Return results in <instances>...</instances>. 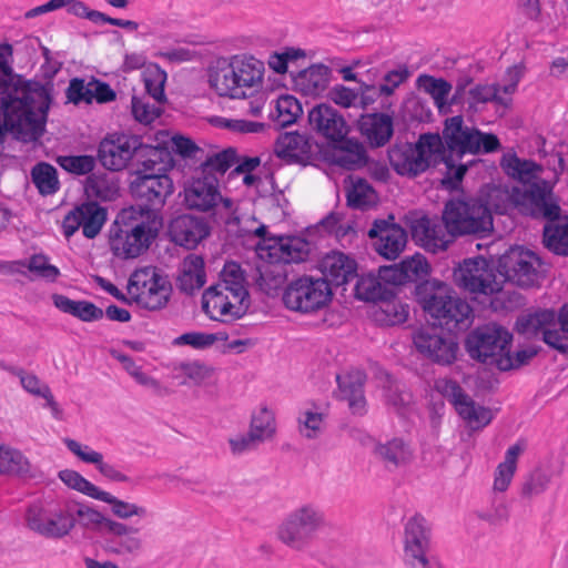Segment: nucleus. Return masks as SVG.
<instances>
[{
  "label": "nucleus",
  "instance_id": "f257e3e1",
  "mask_svg": "<svg viewBox=\"0 0 568 568\" xmlns=\"http://www.w3.org/2000/svg\"><path fill=\"white\" fill-rule=\"evenodd\" d=\"M500 146L497 135L466 126L463 116L455 115L445 120L442 135L423 133L416 143H395L387 153L389 163L397 174L416 178L439 163L452 169L453 152L463 158L467 153H491Z\"/></svg>",
  "mask_w": 568,
  "mask_h": 568
},
{
  "label": "nucleus",
  "instance_id": "f03ea898",
  "mask_svg": "<svg viewBox=\"0 0 568 568\" xmlns=\"http://www.w3.org/2000/svg\"><path fill=\"white\" fill-rule=\"evenodd\" d=\"M510 200L519 211L535 220H546L544 245L556 255L568 256V216L561 222V207L546 180L530 183L528 189L514 186Z\"/></svg>",
  "mask_w": 568,
  "mask_h": 568
},
{
  "label": "nucleus",
  "instance_id": "7ed1b4c3",
  "mask_svg": "<svg viewBox=\"0 0 568 568\" xmlns=\"http://www.w3.org/2000/svg\"><path fill=\"white\" fill-rule=\"evenodd\" d=\"M412 295L426 316L440 329L466 331L473 322V308L444 282L427 280L417 283Z\"/></svg>",
  "mask_w": 568,
  "mask_h": 568
},
{
  "label": "nucleus",
  "instance_id": "20e7f679",
  "mask_svg": "<svg viewBox=\"0 0 568 568\" xmlns=\"http://www.w3.org/2000/svg\"><path fill=\"white\" fill-rule=\"evenodd\" d=\"M161 226L156 214L144 215L133 206L122 209L109 230L110 247L116 257H138L150 247Z\"/></svg>",
  "mask_w": 568,
  "mask_h": 568
},
{
  "label": "nucleus",
  "instance_id": "39448f33",
  "mask_svg": "<svg viewBox=\"0 0 568 568\" xmlns=\"http://www.w3.org/2000/svg\"><path fill=\"white\" fill-rule=\"evenodd\" d=\"M50 109L11 95L0 98V144L7 133L24 143L38 141L45 131Z\"/></svg>",
  "mask_w": 568,
  "mask_h": 568
},
{
  "label": "nucleus",
  "instance_id": "423d86ee",
  "mask_svg": "<svg viewBox=\"0 0 568 568\" xmlns=\"http://www.w3.org/2000/svg\"><path fill=\"white\" fill-rule=\"evenodd\" d=\"M442 220L453 237L471 235L484 239L494 231L493 214L480 199H450L445 203Z\"/></svg>",
  "mask_w": 568,
  "mask_h": 568
},
{
  "label": "nucleus",
  "instance_id": "0eeeda50",
  "mask_svg": "<svg viewBox=\"0 0 568 568\" xmlns=\"http://www.w3.org/2000/svg\"><path fill=\"white\" fill-rule=\"evenodd\" d=\"M12 54L13 48L11 44H0V98L8 94L50 109L53 83L47 82L43 84L36 80H26L21 74L14 73L10 63Z\"/></svg>",
  "mask_w": 568,
  "mask_h": 568
},
{
  "label": "nucleus",
  "instance_id": "6e6552de",
  "mask_svg": "<svg viewBox=\"0 0 568 568\" xmlns=\"http://www.w3.org/2000/svg\"><path fill=\"white\" fill-rule=\"evenodd\" d=\"M128 294L132 303L148 311L164 308L172 294V284L168 276L159 273L154 266L135 270L129 277Z\"/></svg>",
  "mask_w": 568,
  "mask_h": 568
},
{
  "label": "nucleus",
  "instance_id": "1a4fd4ad",
  "mask_svg": "<svg viewBox=\"0 0 568 568\" xmlns=\"http://www.w3.org/2000/svg\"><path fill=\"white\" fill-rule=\"evenodd\" d=\"M513 334L504 326L488 323L471 329L464 342L468 356L487 366H498L499 357L511 344Z\"/></svg>",
  "mask_w": 568,
  "mask_h": 568
},
{
  "label": "nucleus",
  "instance_id": "9d476101",
  "mask_svg": "<svg viewBox=\"0 0 568 568\" xmlns=\"http://www.w3.org/2000/svg\"><path fill=\"white\" fill-rule=\"evenodd\" d=\"M333 298L327 280L303 275L284 288L282 301L286 308L302 314H312L325 308Z\"/></svg>",
  "mask_w": 568,
  "mask_h": 568
},
{
  "label": "nucleus",
  "instance_id": "9b49d317",
  "mask_svg": "<svg viewBox=\"0 0 568 568\" xmlns=\"http://www.w3.org/2000/svg\"><path fill=\"white\" fill-rule=\"evenodd\" d=\"M413 344L417 353L432 364L446 367L458 359L459 342L455 332H445L435 325L422 326L414 331Z\"/></svg>",
  "mask_w": 568,
  "mask_h": 568
},
{
  "label": "nucleus",
  "instance_id": "f8f14e48",
  "mask_svg": "<svg viewBox=\"0 0 568 568\" xmlns=\"http://www.w3.org/2000/svg\"><path fill=\"white\" fill-rule=\"evenodd\" d=\"M326 525L323 509L305 504L294 509L278 527L277 536L285 545L302 549Z\"/></svg>",
  "mask_w": 568,
  "mask_h": 568
},
{
  "label": "nucleus",
  "instance_id": "ddd939ff",
  "mask_svg": "<svg viewBox=\"0 0 568 568\" xmlns=\"http://www.w3.org/2000/svg\"><path fill=\"white\" fill-rule=\"evenodd\" d=\"M540 257L523 246H510L497 260L496 270L504 282L519 287H532L538 283Z\"/></svg>",
  "mask_w": 568,
  "mask_h": 568
},
{
  "label": "nucleus",
  "instance_id": "4468645a",
  "mask_svg": "<svg viewBox=\"0 0 568 568\" xmlns=\"http://www.w3.org/2000/svg\"><path fill=\"white\" fill-rule=\"evenodd\" d=\"M70 506L73 507V504L48 509L41 501L32 503L26 511L27 527L44 538L61 539L77 525V520L71 517Z\"/></svg>",
  "mask_w": 568,
  "mask_h": 568
},
{
  "label": "nucleus",
  "instance_id": "2eb2a0df",
  "mask_svg": "<svg viewBox=\"0 0 568 568\" xmlns=\"http://www.w3.org/2000/svg\"><path fill=\"white\" fill-rule=\"evenodd\" d=\"M172 179L166 173H142L136 171V178L130 183L132 196L140 202L142 214H155L165 204L166 199L173 193Z\"/></svg>",
  "mask_w": 568,
  "mask_h": 568
},
{
  "label": "nucleus",
  "instance_id": "dca6fc26",
  "mask_svg": "<svg viewBox=\"0 0 568 568\" xmlns=\"http://www.w3.org/2000/svg\"><path fill=\"white\" fill-rule=\"evenodd\" d=\"M432 529L419 514H415L405 524V559L413 568H440L435 558L428 556Z\"/></svg>",
  "mask_w": 568,
  "mask_h": 568
},
{
  "label": "nucleus",
  "instance_id": "f3484780",
  "mask_svg": "<svg viewBox=\"0 0 568 568\" xmlns=\"http://www.w3.org/2000/svg\"><path fill=\"white\" fill-rule=\"evenodd\" d=\"M429 274L430 265L420 253L406 257L399 263L382 265L377 272L379 280L385 286L392 285L394 291L399 290V286H404L409 288L410 293L417 283L427 281Z\"/></svg>",
  "mask_w": 568,
  "mask_h": 568
},
{
  "label": "nucleus",
  "instance_id": "a211bd4d",
  "mask_svg": "<svg viewBox=\"0 0 568 568\" xmlns=\"http://www.w3.org/2000/svg\"><path fill=\"white\" fill-rule=\"evenodd\" d=\"M139 145V135L108 134L99 143L97 159L106 170L121 171L135 158Z\"/></svg>",
  "mask_w": 568,
  "mask_h": 568
},
{
  "label": "nucleus",
  "instance_id": "6ab92c4d",
  "mask_svg": "<svg viewBox=\"0 0 568 568\" xmlns=\"http://www.w3.org/2000/svg\"><path fill=\"white\" fill-rule=\"evenodd\" d=\"M274 152L286 164L306 166L318 160L321 146L310 135L292 131L278 135Z\"/></svg>",
  "mask_w": 568,
  "mask_h": 568
},
{
  "label": "nucleus",
  "instance_id": "aec40b11",
  "mask_svg": "<svg viewBox=\"0 0 568 568\" xmlns=\"http://www.w3.org/2000/svg\"><path fill=\"white\" fill-rule=\"evenodd\" d=\"M106 209L98 202L88 201L68 212L62 221L63 234L70 239L80 227L83 235L92 240L99 235L106 221Z\"/></svg>",
  "mask_w": 568,
  "mask_h": 568
},
{
  "label": "nucleus",
  "instance_id": "412c9836",
  "mask_svg": "<svg viewBox=\"0 0 568 568\" xmlns=\"http://www.w3.org/2000/svg\"><path fill=\"white\" fill-rule=\"evenodd\" d=\"M488 262L484 257L468 258L454 271L455 283L470 293L494 294L501 287L495 276L487 271Z\"/></svg>",
  "mask_w": 568,
  "mask_h": 568
},
{
  "label": "nucleus",
  "instance_id": "4be33fe9",
  "mask_svg": "<svg viewBox=\"0 0 568 568\" xmlns=\"http://www.w3.org/2000/svg\"><path fill=\"white\" fill-rule=\"evenodd\" d=\"M368 236L375 242L376 252L387 260H395L407 243L406 230L395 222V216L376 219L368 231Z\"/></svg>",
  "mask_w": 568,
  "mask_h": 568
},
{
  "label": "nucleus",
  "instance_id": "5701e85b",
  "mask_svg": "<svg viewBox=\"0 0 568 568\" xmlns=\"http://www.w3.org/2000/svg\"><path fill=\"white\" fill-rule=\"evenodd\" d=\"M307 121L310 128L327 141L328 146L339 142V139L349 133V126L344 116L327 103L312 106L307 113Z\"/></svg>",
  "mask_w": 568,
  "mask_h": 568
},
{
  "label": "nucleus",
  "instance_id": "b1692460",
  "mask_svg": "<svg viewBox=\"0 0 568 568\" xmlns=\"http://www.w3.org/2000/svg\"><path fill=\"white\" fill-rule=\"evenodd\" d=\"M220 179L193 173L184 186L183 203L190 210L207 212L217 206L221 199Z\"/></svg>",
  "mask_w": 568,
  "mask_h": 568
},
{
  "label": "nucleus",
  "instance_id": "393cba45",
  "mask_svg": "<svg viewBox=\"0 0 568 568\" xmlns=\"http://www.w3.org/2000/svg\"><path fill=\"white\" fill-rule=\"evenodd\" d=\"M210 233L207 221L192 214L179 215L169 224L171 241L187 250H194Z\"/></svg>",
  "mask_w": 568,
  "mask_h": 568
},
{
  "label": "nucleus",
  "instance_id": "a878e982",
  "mask_svg": "<svg viewBox=\"0 0 568 568\" xmlns=\"http://www.w3.org/2000/svg\"><path fill=\"white\" fill-rule=\"evenodd\" d=\"M356 129L371 149L385 146L394 135V119L385 112L363 113Z\"/></svg>",
  "mask_w": 568,
  "mask_h": 568
},
{
  "label": "nucleus",
  "instance_id": "bb28decb",
  "mask_svg": "<svg viewBox=\"0 0 568 568\" xmlns=\"http://www.w3.org/2000/svg\"><path fill=\"white\" fill-rule=\"evenodd\" d=\"M109 530L106 534L110 535L105 539V550L119 555H132L136 556L141 552L143 542L140 537L136 536L139 532L138 528L128 526L120 521H109Z\"/></svg>",
  "mask_w": 568,
  "mask_h": 568
},
{
  "label": "nucleus",
  "instance_id": "cd10ccee",
  "mask_svg": "<svg viewBox=\"0 0 568 568\" xmlns=\"http://www.w3.org/2000/svg\"><path fill=\"white\" fill-rule=\"evenodd\" d=\"M323 277L331 287L341 286L358 277L357 262L343 252L326 254L321 261Z\"/></svg>",
  "mask_w": 568,
  "mask_h": 568
},
{
  "label": "nucleus",
  "instance_id": "c85d7f7f",
  "mask_svg": "<svg viewBox=\"0 0 568 568\" xmlns=\"http://www.w3.org/2000/svg\"><path fill=\"white\" fill-rule=\"evenodd\" d=\"M272 243L258 245L260 251L267 250L272 263H300L308 256V244L300 237L275 239L270 237Z\"/></svg>",
  "mask_w": 568,
  "mask_h": 568
},
{
  "label": "nucleus",
  "instance_id": "c756f323",
  "mask_svg": "<svg viewBox=\"0 0 568 568\" xmlns=\"http://www.w3.org/2000/svg\"><path fill=\"white\" fill-rule=\"evenodd\" d=\"M336 382L341 392V398L347 402L352 414L364 415L366 413V398L364 395L366 374L359 369L351 371L344 375H337Z\"/></svg>",
  "mask_w": 568,
  "mask_h": 568
},
{
  "label": "nucleus",
  "instance_id": "7c9ffc66",
  "mask_svg": "<svg viewBox=\"0 0 568 568\" xmlns=\"http://www.w3.org/2000/svg\"><path fill=\"white\" fill-rule=\"evenodd\" d=\"M333 150L332 163L353 171L365 166L368 162L367 151L362 142L347 135L329 145Z\"/></svg>",
  "mask_w": 568,
  "mask_h": 568
},
{
  "label": "nucleus",
  "instance_id": "2f4dec72",
  "mask_svg": "<svg viewBox=\"0 0 568 568\" xmlns=\"http://www.w3.org/2000/svg\"><path fill=\"white\" fill-rule=\"evenodd\" d=\"M209 83L220 97L231 99L247 97L246 92L241 90V85L236 82V72L231 59H222L216 62V65L210 70Z\"/></svg>",
  "mask_w": 568,
  "mask_h": 568
},
{
  "label": "nucleus",
  "instance_id": "473e14b6",
  "mask_svg": "<svg viewBox=\"0 0 568 568\" xmlns=\"http://www.w3.org/2000/svg\"><path fill=\"white\" fill-rule=\"evenodd\" d=\"M373 453L389 471L407 466L414 457L410 445L398 437L392 438L386 443H377Z\"/></svg>",
  "mask_w": 568,
  "mask_h": 568
},
{
  "label": "nucleus",
  "instance_id": "72a5a7b5",
  "mask_svg": "<svg viewBox=\"0 0 568 568\" xmlns=\"http://www.w3.org/2000/svg\"><path fill=\"white\" fill-rule=\"evenodd\" d=\"M200 161V165L194 170L195 173L219 179L239 162L237 149L229 146L217 152H204Z\"/></svg>",
  "mask_w": 568,
  "mask_h": 568
},
{
  "label": "nucleus",
  "instance_id": "f704fd0d",
  "mask_svg": "<svg viewBox=\"0 0 568 568\" xmlns=\"http://www.w3.org/2000/svg\"><path fill=\"white\" fill-rule=\"evenodd\" d=\"M331 72L323 63L312 64L293 77L294 85L305 95H316L326 89Z\"/></svg>",
  "mask_w": 568,
  "mask_h": 568
},
{
  "label": "nucleus",
  "instance_id": "c9c22d12",
  "mask_svg": "<svg viewBox=\"0 0 568 568\" xmlns=\"http://www.w3.org/2000/svg\"><path fill=\"white\" fill-rule=\"evenodd\" d=\"M234 71L236 72V82L241 90L257 88L263 82L264 64L254 57L233 55L231 57Z\"/></svg>",
  "mask_w": 568,
  "mask_h": 568
},
{
  "label": "nucleus",
  "instance_id": "e433bc0d",
  "mask_svg": "<svg viewBox=\"0 0 568 568\" xmlns=\"http://www.w3.org/2000/svg\"><path fill=\"white\" fill-rule=\"evenodd\" d=\"M53 305L61 312L72 315L82 322H95L104 316V311L94 303L81 300L74 301L63 294L52 295Z\"/></svg>",
  "mask_w": 568,
  "mask_h": 568
},
{
  "label": "nucleus",
  "instance_id": "4c0bfd02",
  "mask_svg": "<svg viewBox=\"0 0 568 568\" xmlns=\"http://www.w3.org/2000/svg\"><path fill=\"white\" fill-rule=\"evenodd\" d=\"M0 473L14 475L21 478H36L37 469L28 458L18 449L0 444Z\"/></svg>",
  "mask_w": 568,
  "mask_h": 568
},
{
  "label": "nucleus",
  "instance_id": "58836bf2",
  "mask_svg": "<svg viewBox=\"0 0 568 568\" xmlns=\"http://www.w3.org/2000/svg\"><path fill=\"white\" fill-rule=\"evenodd\" d=\"M500 168L508 176L524 183H530L537 172L542 170L541 165L532 160H521L515 152L505 153L499 162Z\"/></svg>",
  "mask_w": 568,
  "mask_h": 568
},
{
  "label": "nucleus",
  "instance_id": "ea45409f",
  "mask_svg": "<svg viewBox=\"0 0 568 568\" xmlns=\"http://www.w3.org/2000/svg\"><path fill=\"white\" fill-rule=\"evenodd\" d=\"M135 159L143 168L142 173H153L158 164H163L159 171L173 166V159L166 146L144 144L141 136Z\"/></svg>",
  "mask_w": 568,
  "mask_h": 568
},
{
  "label": "nucleus",
  "instance_id": "a19ab883",
  "mask_svg": "<svg viewBox=\"0 0 568 568\" xmlns=\"http://www.w3.org/2000/svg\"><path fill=\"white\" fill-rule=\"evenodd\" d=\"M396 292L392 288V293L386 294L385 298H382L379 312L376 313V321L384 323L388 326H394L406 322L409 307L407 304L402 303L396 298Z\"/></svg>",
  "mask_w": 568,
  "mask_h": 568
},
{
  "label": "nucleus",
  "instance_id": "79ce46f5",
  "mask_svg": "<svg viewBox=\"0 0 568 568\" xmlns=\"http://www.w3.org/2000/svg\"><path fill=\"white\" fill-rule=\"evenodd\" d=\"M64 504H73V507L70 506L72 509L71 517L77 520V517L79 518V524L83 528L93 529L101 534H106L109 530V521H113L112 519L105 517L102 513L99 510L89 507L88 505L80 504L75 500H67Z\"/></svg>",
  "mask_w": 568,
  "mask_h": 568
},
{
  "label": "nucleus",
  "instance_id": "37998d69",
  "mask_svg": "<svg viewBox=\"0 0 568 568\" xmlns=\"http://www.w3.org/2000/svg\"><path fill=\"white\" fill-rule=\"evenodd\" d=\"M302 114V103L294 95L283 94L275 101L270 116L280 128H285L295 123Z\"/></svg>",
  "mask_w": 568,
  "mask_h": 568
},
{
  "label": "nucleus",
  "instance_id": "c03bdc74",
  "mask_svg": "<svg viewBox=\"0 0 568 568\" xmlns=\"http://www.w3.org/2000/svg\"><path fill=\"white\" fill-rule=\"evenodd\" d=\"M206 274L204 271V261L201 256H192L190 258L189 268L178 277V288L187 294L193 295L196 290L204 286Z\"/></svg>",
  "mask_w": 568,
  "mask_h": 568
},
{
  "label": "nucleus",
  "instance_id": "a18cd8bd",
  "mask_svg": "<svg viewBox=\"0 0 568 568\" xmlns=\"http://www.w3.org/2000/svg\"><path fill=\"white\" fill-rule=\"evenodd\" d=\"M222 276L223 287L230 293L232 298H240L241 301L250 300V294L245 285V272L239 263H226L222 271Z\"/></svg>",
  "mask_w": 568,
  "mask_h": 568
},
{
  "label": "nucleus",
  "instance_id": "49530a36",
  "mask_svg": "<svg viewBox=\"0 0 568 568\" xmlns=\"http://www.w3.org/2000/svg\"><path fill=\"white\" fill-rule=\"evenodd\" d=\"M555 322V311L544 308L519 317L516 322V327L520 334L537 335L539 332L544 334V329H547V326L554 325Z\"/></svg>",
  "mask_w": 568,
  "mask_h": 568
},
{
  "label": "nucleus",
  "instance_id": "de8ad7c7",
  "mask_svg": "<svg viewBox=\"0 0 568 568\" xmlns=\"http://www.w3.org/2000/svg\"><path fill=\"white\" fill-rule=\"evenodd\" d=\"M355 297L365 302H379L386 294L392 293V288L385 286L378 275L372 273L356 277Z\"/></svg>",
  "mask_w": 568,
  "mask_h": 568
},
{
  "label": "nucleus",
  "instance_id": "09e8293b",
  "mask_svg": "<svg viewBox=\"0 0 568 568\" xmlns=\"http://www.w3.org/2000/svg\"><path fill=\"white\" fill-rule=\"evenodd\" d=\"M31 180L41 195H52L60 187L58 171L48 162H39L32 168Z\"/></svg>",
  "mask_w": 568,
  "mask_h": 568
},
{
  "label": "nucleus",
  "instance_id": "8fccbe9b",
  "mask_svg": "<svg viewBox=\"0 0 568 568\" xmlns=\"http://www.w3.org/2000/svg\"><path fill=\"white\" fill-rule=\"evenodd\" d=\"M376 193L366 179H352V187L347 191V205L352 209H366L374 203Z\"/></svg>",
  "mask_w": 568,
  "mask_h": 568
},
{
  "label": "nucleus",
  "instance_id": "3c124183",
  "mask_svg": "<svg viewBox=\"0 0 568 568\" xmlns=\"http://www.w3.org/2000/svg\"><path fill=\"white\" fill-rule=\"evenodd\" d=\"M417 87L429 93L435 100L436 105L442 109L448 104V95L452 91V84L445 79H437L428 74H420L416 80Z\"/></svg>",
  "mask_w": 568,
  "mask_h": 568
},
{
  "label": "nucleus",
  "instance_id": "603ef678",
  "mask_svg": "<svg viewBox=\"0 0 568 568\" xmlns=\"http://www.w3.org/2000/svg\"><path fill=\"white\" fill-rule=\"evenodd\" d=\"M500 85L499 84H476L474 88L469 90V108H474L478 103H487L494 102L496 104L508 106L510 104V99H505L499 95Z\"/></svg>",
  "mask_w": 568,
  "mask_h": 568
},
{
  "label": "nucleus",
  "instance_id": "864d4df0",
  "mask_svg": "<svg viewBox=\"0 0 568 568\" xmlns=\"http://www.w3.org/2000/svg\"><path fill=\"white\" fill-rule=\"evenodd\" d=\"M59 479L69 488L82 493L93 499L100 497L102 490L84 478L80 473L72 469H63L58 474Z\"/></svg>",
  "mask_w": 568,
  "mask_h": 568
},
{
  "label": "nucleus",
  "instance_id": "5fc2aeb1",
  "mask_svg": "<svg viewBox=\"0 0 568 568\" xmlns=\"http://www.w3.org/2000/svg\"><path fill=\"white\" fill-rule=\"evenodd\" d=\"M98 500L111 505L112 514L120 519H129L133 516L145 517L148 515L146 508L121 500L104 490H102Z\"/></svg>",
  "mask_w": 568,
  "mask_h": 568
},
{
  "label": "nucleus",
  "instance_id": "6e6d98bb",
  "mask_svg": "<svg viewBox=\"0 0 568 568\" xmlns=\"http://www.w3.org/2000/svg\"><path fill=\"white\" fill-rule=\"evenodd\" d=\"M209 123L215 128L225 129L236 133H257L262 132L266 126L263 122L248 121L244 119H227L219 115L211 116L209 119Z\"/></svg>",
  "mask_w": 568,
  "mask_h": 568
},
{
  "label": "nucleus",
  "instance_id": "4d7b16f0",
  "mask_svg": "<svg viewBox=\"0 0 568 568\" xmlns=\"http://www.w3.org/2000/svg\"><path fill=\"white\" fill-rule=\"evenodd\" d=\"M17 263L27 267L38 277L49 282H55L61 274L57 266L49 263V257L44 254H33L28 261H19Z\"/></svg>",
  "mask_w": 568,
  "mask_h": 568
},
{
  "label": "nucleus",
  "instance_id": "13d9d810",
  "mask_svg": "<svg viewBox=\"0 0 568 568\" xmlns=\"http://www.w3.org/2000/svg\"><path fill=\"white\" fill-rule=\"evenodd\" d=\"M551 480V475L541 467L531 470L521 485V496L531 498L546 491Z\"/></svg>",
  "mask_w": 568,
  "mask_h": 568
},
{
  "label": "nucleus",
  "instance_id": "bf43d9fd",
  "mask_svg": "<svg viewBox=\"0 0 568 568\" xmlns=\"http://www.w3.org/2000/svg\"><path fill=\"white\" fill-rule=\"evenodd\" d=\"M250 432L260 436V442H264L275 433L274 414L266 406L252 415Z\"/></svg>",
  "mask_w": 568,
  "mask_h": 568
},
{
  "label": "nucleus",
  "instance_id": "052dcab7",
  "mask_svg": "<svg viewBox=\"0 0 568 568\" xmlns=\"http://www.w3.org/2000/svg\"><path fill=\"white\" fill-rule=\"evenodd\" d=\"M58 162L62 169L77 175L88 174L95 168V158L87 154L60 156Z\"/></svg>",
  "mask_w": 568,
  "mask_h": 568
},
{
  "label": "nucleus",
  "instance_id": "680f3d73",
  "mask_svg": "<svg viewBox=\"0 0 568 568\" xmlns=\"http://www.w3.org/2000/svg\"><path fill=\"white\" fill-rule=\"evenodd\" d=\"M458 415L469 424H475L478 427L488 425L493 418L489 408L476 405L471 398L466 404H464L462 408H459Z\"/></svg>",
  "mask_w": 568,
  "mask_h": 568
},
{
  "label": "nucleus",
  "instance_id": "e2e57ef3",
  "mask_svg": "<svg viewBox=\"0 0 568 568\" xmlns=\"http://www.w3.org/2000/svg\"><path fill=\"white\" fill-rule=\"evenodd\" d=\"M510 347L511 344L507 347V351H505L504 356L499 357L497 369L501 372L519 368L528 364V362L537 355V351L534 348L520 349L513 355Z\"/></svg>",
  "mask_w": 568,
  "mask_h": 568
},
{
  "label": "nucleus",
  "instance_id": "0e129e2a",
  "mask_svg": "<svg viewBox=\"0 0 568 568\" xmlns=\"http://www.w3.org/2000/svg\"><path fill=\"white\" fill-rule=\"evenodd\" d=\"M132 114L136 121L150 124L162 114V109L150 104L143 98L133 95L131 100Z\"/></svg>",
  "mask_w": 568,
  "mask_h": 568
},
{
  "label": "nucleus",
  "instance_id": "69168bd1",
  "mask_svg": "<svg viewBox=\"0 0 568 568\" xmlns=\"http://www.w3.org/2000/svg\"><path fill=\"white\" fill-rule=\"evenodd\" d=\"M65 95L68 102H71L75 105L81 103L91 104L90 81L85 83V80L82 78L71 79L65 90Z\"/></svg>",
  "mask_w": 568,
  "mask_h": 568
},
{
  "label": "nucleus",
  "instance_id": "338daca9",
  "mask_svg": "<svg viewBox=\"0 0 568 568\" xmlns=\"http://www.w3.org/2000/svg\"><path fill=\"white\" fill-rule=\"evenodd\" d=\"M385 397L387 404L394 407L398 415H404L412 402V394L400 389L397 384L393 383L385 388Z\"/></svg>",
  "mask_w": 568,
  "mask_h": 568
},
{
  "label": "nucleus",
  "instance_id": "774afa93",
  "mask_svg": "<svg viewBox=\"0 0 568 568\" xmlns=\"http://www.w3.org/2000/svg\"><path fill=\"white\" fill-rule=\"evenodd\" d=\"M172 150L184 159L202 160L204 150L195 142L183 135L172 138Z\"/></svg>",
  "mask_w": 568,
  "mask_h": 568
}]
</instances>
